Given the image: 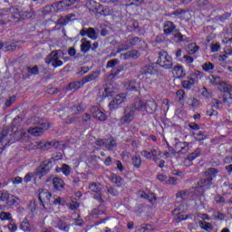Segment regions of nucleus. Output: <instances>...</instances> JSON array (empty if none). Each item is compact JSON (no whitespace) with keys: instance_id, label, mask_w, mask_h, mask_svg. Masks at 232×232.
<instances>
[{"instance_id":"1","label":"nucleus","mask_w":232,"mask_h":232,"mask_svg":"<svg viewBox=\"0 0 232 232\" xmlns=\"http://www.w3.org/2000/svg\"><path fill=\"white\" fill-rule=\"evenodd\" d=\"M24 137H26V131L24 130H16L13 134L8 130L0 131V155L12 144L24 140Z\"/></svg>"},{"instance_id":"2","label":"nucleus","mask_w":232,"mask_h":232,"mask_svg":"<svg viewBox=\"0 0 232 232\" xmlns=\"http://www.w3.org/2000/svg\"><path fill=\"white\" fill-rule=\"evenodd\" d=\"M52 168H53L52 160H44L39 167L35 169L34 172H29L24 177V182L28 184V182H32V179H34V180H41L43 177H46V175L52 171Z\"/></svg>"},{"instance_id":"3","label":"nucleus","mask_w":232,"mask_h":232,"mask_svg":"<svg viewBox=\"0 0 232 232\" xmlns=\"http://www.w3.org/2000/svg\"><path fill=\"white\" fill-rule=\"evenodd\" d=\"M137 111H144V106L142 105V100H134L133 106H127L124 109L123 116L120 119L121 124H130L135 119Z\"/></svg>"},{"instance_id":"4","label":"nucleus","mask_w":232,"mask_h":232,"mask_svg":"<svg viewBox=\"0 0 232 232\" xmlns=\"http://www.w3.org/2000/svg\"><path fill=\"white\" fill-rule=\"evenodd\" d=\"M33 124H36L40 127H31L27 130V133L32 137H43L44 131L52 128V123L44 122V121L39 117H34L32 120Z\"/></svg>"},{"instance_id":"5","label":"nucleus","mask_w":232,"mask_h":232,"mask_svg":"<svg viewBox=\"0 0 232 232\" xmlns=\"http://www.w3.org/2000/svg\"><path fill=\"white\" fill-rule=\"evenodd\" d=\"M213 186V178L201 179L198 181L196 187L192 188L194 197H202L208 189Z\"/></svg>"},{"instance_id":"6","label":"nucleus","mask_w":232,"mask_h":232,"mask_svg":"<svg viewBox=\"0 0 232 232\" xmlns=\"http://www.w3.org/2000/svg\"><path fill=\"white\" fill-rule=\"evenodd\" d=\"M146 75H156V77H162L164 72L157 67V63H150L140 67L139 79H144Z\"/></svg>"},{"instance_id":"7","label":"nucleus","mask_w":232,"mask_h":232,"mask_svg":"<svg viewBox=\"0 0 232 232\" xmlns=\"http://www.w3.org/2000/svg\"><path fill=\"white\" fill-rule=\"evenodd\" d=\"M156 65L164 68V70H173V57L164 50L160 51Z\"/></svg>"},{"instance_id":"8","label":"nucleus","mask_w":232,"mask_h":232,"mask_svg":"<svg viewBox=\"0 0 232 232\" xmlns=\"http://www.w3.org/2000/svg\"><path fill=\"white\" fill-rule=\"evenodd\" d=\"M210 82L214 86H217V85L219 86V90H221V92H223V95H222L223 102L225 104H227L228 106H231L232 93H231V87L229 86V84H227L226 82H219L218 83H217V82L211 81Z\"/></svg>"},{"instance_id":"9","label":"nucleus","mask_w":232,"mask_h":232,"mask_svg":"<svg viewBox=\"0 0 232 232\" xmlns=\"http://www.w3.org/2000/svg\"><path fill=\"white\" fill-rule=\"evenodd\" d=\"M38 200L40 204H50L51 202L53 204H61L63 198H54L48 189H42L38 194Z\"/></svg>"},{"instance_id":"10","label":"nucleus","mask_w":232,"mask_h":232,"mask_svg":"<svg viewBox=\"0 0 232 232\" xmlns=\"http://www.w3.org/2000/svg\"><path fill=\"white\" fill-rule=\"evenodd\" d=\"M21 19H23V17L21 16L19 9H14L11 15L4 14L1 16L0 26H6L10 21H13V23H20Z\"/></svg>"},{"instance_id":"11","label":"nucleus","mask_w":232,"mask_h":232,"mask_svg":"<svg viewBox=\"0 0 232 232\" xmlns=\"http://www.w3.org/2000/svg\"><path fill=\"white\" fill-rule=\"evenodd\" d=\"M46 64H53V68H61L63 63L59 60V53L57 51H53L46 58Z\"/></svg>"},{"instance_id":"12","label":"nucleus","mask_w":232,"mask_h":232,"mask_svg":"<svg viewBox=\"0 0 232 232\" xmlns=\"http://www.w3.org/2000/svg\"><path fill=\"white\" fill-rule=\"evenodd\" d=\"M142 157L148 159L149 160H153V162H159L160 160L159 156L160 155V150H143L141 152Z\"/></svg>"},{"instance_id":"13","label":"nucleus","mask_w":232,"mask_h":232,"mask_svg":"<svg viewBox=\"0 0 232 232\" xmlns=\"http://www.w3.org/2000/svg\"><path fill=\"white\" fill-rule=\"evenodd\" d=\"M33 75H39V66L34 65V67H25L23 71L22 79L27 81V79H31Z\"/></svg>"},{"instance_id":"14","label":"nucleus","mask_w":232,"mask_h":232,"mask_svg":"<svg viewBox=\"0 0 232 232\" xmlns=\"http://www.w3.org/2000/svg\"><path fill=\"white\" fill-rule=\"evenodd\" d=\"M114 93H115V91L111 87H109L108 85H105L103 86V88H101L99 90V96H100V99H102V101H104V99H110L113 97Z\"/></svg>"},{"instance_id":"15","label":"nucleus","mask_w":232,"mask_h":232,"mask_svg":"<svg viewBox=\"0 0 232 232\" xmlns=\"http://www.w3.org/2000/svg\"><path fill=\"white\" fill-rule=\"evenodd\" d=\"M124 102V98L121 95H117L114 99H112L109 103V109L111 111L113 110H119L122 106Z\"/></svg>"},{"instance_id":"16","label":"nucleus","mask_w":232,"mask_h":232,"mask_svg":"<svg viewBox=\"0 0 232 232\" xmlns=\"http://www.w3.org/2000/svg\"><path fill=\"white\" fill-rule=\"evenodd\" d=\"M53 190L54 193H59V191H64V180L63 179L55 177L53 179Z\"/></svg>"},{"instance_id":"17","label":"nucleus","mask_w":232,"mask_h":232,"mask_svg":"<svg viewBox=\"0 0 232 232\" xmlns=\"http://www.w3.org/2000/svg\"><path fill=\"white\" fill-rule=\"evenodd\" d=\"M91 113L93 119H97L98 121H101V122H104V121H106V114L97 106H92L91 108Z\"/></svg>"},{"instance_id":"18","label":"nucleus","mask_w":232,"mask_h":232,"mask_svg":"<svg viewBox=\"0 0 232 232\" xmlns=\"http://www.w3.org/2000/svg\"><path fill=\"white\" fill-rule=\"evenodd\" d=\"M177 30V25L171 21H165L163 24V34L169 37Z\"/></svg>"},{"instance_id":"19","label":"nucleus","mask_w":232,"mask_h":232,"mask_svg":"<svg viewBox=\"0 0 232 232\" xmlns=\"http://www.w3.org/2000/svg\"><path fill=\"white\" fill-rule=\"evenodd\" d=\"M0 202H6L7 204H15V196L8 192L0 191Z\"/></svg>"},{"instance_id":"20","label":"nucleus","mask_w":232,"mask_h":232,"mask_svg":"<svg viewBox=\"0 0 232 232\" xmlns=\"http://www.w3.org/2000/svg\"><path fill=\"white\" fill-rule=\"evenodd\" d=\"M141 104L143 106V111H147V113H155L157 111V102L153 101H149L146 103L141 101Z\"/></svg>"},{"instance_id":"21","label":"nucleus","mask_w":232,"mask_h":232,"mask_svg":"<svg viewBox=\"0 0 232 232\" xmlns=\"http://www.w3.org/2000/svg\"><path fill=\"white\" fill-rule=\"evenodd\" d=\"M121 61H128L130 59H139V51L131 50L120 55Z\"/></svg>"},{"instance_id":"22","label":"nucleus","mask_w":232,"mask_h":232,"mask_svg":"<svg viewBox=\"0 0 232 232\" xmlns=\"http://www.w3.org/2000/svg\"><path fill=\"white\" fill-rule=\"evenodd\" d=\"M115 148H117V140L113 136H109L105 139V150L113 151Z\"/></svg>"},{"instance_id":"23","label":"nucleus","mask_w":232,"mask_h":232,"mask_svg":"<svg viewBox=\"0 0 232 232\" xmlns=\"http://www.w3.org/2000/svg\"><path fill=\"white\" fill-rule=\"evenodd\" d=\"M189 146H191V142L179 141L176 143V150H178L179 153H188L189 151Z\"/></svg>"},{"instance_id":"24","label":"nucleus","mask_w":232,"mask_h":232,"mask_svg":"<svg viewBox=\"0 0 232 232\" xmlns=\"http://www.w3.org/2000/svg\"><path fill=\"white\" fill-rule=\"evenodd\" d=\"M137 195L139 198H143L144 200H148V202H153V200H157V197H155L154 193L148 194L142 190H140Z\"/></svg>"},{"instance_id":"25","label":"nucleus","mask_w":232,"mask_h":232,"mask_svg":"<svg viewBox=\"0 0 232 232\" xmlns=\"http://www.w3.org/2000/svg\"><path fill=\"white\" fill-rule=\"evenodd\" d=\"M84 84L85 83L82 80L72 82L67 86V92H72V90H74L75 92H77V90H81V88H82V86H84Z\"/></svg>"},{"instance_id":"26","label":"nucleus","mask_w":232,"mask_h":232,"mask_svg":"<svg viewBox=\"0 0 232 232\" xmlns=\"http://www.w3.org/2000/svg\"><path fill=\"white\" fill-rule=\"evenodd\" d=\"M99 75H101V72L95 71L82 78V81H83V83L87 84V82H92V81H97V79H99Z\"/></svg>"},{"instance_id":"27","label":"nucleus","mask_w":232,"mask_h":232,"mask_svg":"<svg viewBox=\"0 0 232 232\" xmlns=\"http://www.w3.org/2000/svg\"><path fill=\"white\" fill-rule=\"evenodd\" d=\"M173 68V73L178 79H182V77H186V71L184 70V66L176 65Z\"/></svg>"},{"instance_id":"28","label":"nucleus","mask_w":232,"mask_h":232,"mask_svg":"<svg viewBox=\"0 0 232 232\" xmlns=\"http://www.w3.org/2000/svg\"><path fill=\"white\" fill-rule=\"evenodd\" d=\"M125 88L128 92H139V88H140V85L135 81H130L125 83Z\"/></svg>"},{"instance_id":"29","label":"nucleus","mask_w":232,"mask_h":232,"mask_svg":"<svg viewBox=\"0 0 232 232\" xmlns=\"http://www.w3.org/2000/svg\"><path fill=\"white\" fill-rule=\"evenodd\" d=\"M131 162L135 169H140V168H142V159L140 156H133L131 158Z\"/></svg>"},{"instance_id":"30","label":"nucleus","mask_w":232,"mask_h":232,"mask_svg":"<svg viewBox=\"0 0 232 232\" xmlns=\"http://www.w3.org/2000/svg\"><path fill=\"white\" fill-rule=\"evenodd\" d=\"M104 211H106V208L104 207V205H99L97 206V208L92 210L91 215H92V217H95L97 215H102L104 214Z\"/></svg>"},{"instance_id":"31","label":"nucleus","mask_w":232,"mask_h":232,"mask_svg":"<svg viewBox=\"0 0 232 232\" xmlns=\"http://www.w3.org/2000/svg\"><path fill=\"white\" fill-rule=\"evenodd\" d=\"M72 111H73L74 115H79V113H82V111H84L86 110V107L84 104L80 103L78 105H72L71 107Z\"/></svg>"},{"instance_id":"32","label":"nucleus","mask_w":232,"mask_h":232,"mask_svg":"<svg viewBox=\"0 0 232 232\" xmlns=\"http://www.w3.org/2000/svg\"><path fill=\"white\" fill-rule=\"evenodd\" d=\"M200 153H202V149L198 148L193 152L189 153L187 159L188 160L192 162V160H195V159H198V156L200 155Z\"/></svg>"},{"instance_id":"33","label":"nucleus","mask_w":232,"mask_h":232,"mask_svg":"<svg viewBox=\"0 0 232 232\" xmlns=\"http://www.w3.org/2000/svg\"><path fill=\"white\" fill-rule=\"evenodd\" d=\"M60 171H62L64 177H70V175H72V168L66 163L62 165Z\"/></svg>"},{"instance_id":"34","label":"nucleus","mask_w":232,"mask_h":232,"mask_svg":"<svg viewBox=\"0 0 232 232\" xmlns=\"http://www.w3.org/2000/svg\"><path fill=\"white\" fill-rule=\"evenodd\" d=\"M92 50V42L86 41L81 44V52L82 53H88Z\"/></svg>"},{"instance_id":"35","label":"nucleus","mask_w":232,"mask_h":232,"mask_svg":"<svg viewBox=\"0 0 232 232\" xmlns=\"http://www.w3.org/2000/svg\"><path fill=\"white\" fill-rule=\"evenodd\" d=\"M200 50V47L197 44H189L188 47V52L189 55H195L197 52Z\"/></svg>"},{"instance_id":"36","label":"nucleus","mask_w":232,"mask_h":232,"mask_svg":"<svg viewBox=\"0 0 232 232\" xmlns=\"http://www.w3.org/2000/svg\"><path fill=\"white\" fill-rule=\"evenodd\" d=\"M188 211V204H180L174 209L175 215H180V213H186Z\"/></svg>"},{"instance_id":"37","label":"nucleus","mask_w":232,"mask_h":232,"mask_svg":"<svg viewBox=\"0 0 232 232\" xmlns=\"http://www.w3.org/2000/svg\"><path fill=\"white\" fill-rule=\"evenodd\" d=\"M111 182H112V184H116L117 187L120 188L121 183L122 182V179L117 174H112L111 177Z\"/></svg>"},{"instance_id":"38","label":"nucleus","mask_w":232,"mask_h":232,"mask_svg":"<svg viewBox=\"0 0 232 232\" xmlns=\"http://www.w3.org/2000/svg\"><path fill=\"white\" fill-rule=\"evenodd\" d=\"M87 37H89V39H92V41H95L97 39V32H95V29L93 27H90L87 29Z\"/></svg>"},{"instance_id":"39","label":"nucleus","mask_w":232,"mask_h":232,"mask_svg":"<svg viewBox=\"0 0 232 232\" xmlns=\"http://www.w3.org/2000/svg\"><path fill=\"white\" fill-rule=\"evenodd\" d=\"M202 70L204 72H209L211 70H215V64L211 62H207L202 65Z\"/></svg>"},{"instance_id":"40","label":"nucleus","mask_w":232,"mask_h":232,"mask_svg":"<svg viewBox=\"0 0 232 232\" xmlns=\"http://www.w3.org/2000/svg\"><path fill=\"white\" fill-rule=\"evenodd\" d=\"M82 197V192L76 191L74 193V196L71 198L72 204H79V200L81 199Z\"/></svg>"},{"instance_id":"41","label":"nucleus","mask_w":232,"mask_h":232,"mask_svg":"<svg viewBox=\"0 0 232 232\" xmlns=\"http://www.w3.org/2000/svg\"><path fill=\"white\" fill-rule=\"evenodd\" d=\"M20 229H23V231H32V227H30V222H28V219L22 221Z\"/></svg>"},{"instance_id":"42","label":"nucleus","mask_w":232,"mask_h":232,"mask_svg":"<svg viewBox=\"0 0 232 232\" xmlns=\"http://www.w3.org/2000/svg\"><path fill=\"white\" fill-rule=\"evenodd\" d=\"M3 207L0 205V218L1 220H10L12 218V214L9 212L1 211Z\"/></svg>"},{"instance_id":"43","label":"nucleus","mask_w":232,"mask_h":232,"mask_svg":"<svg viewBox=\"0 0 232 232\" xmlns=\"http://www.w3.org/2000/svg\"><path fill=\"white\" fill-rule=\"evenodd\" d=\"M229 17H231V14L226 13L224 14L216 16V20L219 21V23H226Z\"/></svg>"},{"instance_id":"44","label":"nucleus","mask_w":232,"mask_h":232,"mask_svg":"<svg viewBox=\"0 0 232 232\" xmlns=\"http://www.w3.org/2000/svg\"><path fill=\"white\" fill-rule=\"evenodd\" d=\"M176 97L179 99V102L184 101L186 99V91L179 89L176 92Z\"/></svg>"},{"instance_id":"45","label":"nucleus","mask_w":232,"mask_h":232,"mask_svg":"<svg viewBox=\"0 0 232 232\" xmlns=\"http://www.w3.org/2000/svg\"><path fill=\"white\" fill-rule=\"evenodd\" d=\"M181 86L185 90H191V88H193V86H195V82H191L188 80H184V81L181 82Z\"/></svg>"},{"instance_id":"46","label":"nucleus","mask_w":232,"mask_h":232,"mask_svg":"<svg viewBox=\"0 0 232 232\" xmlns=\"http://www.w3.org/2000/svg\"><path fill=\"white\" fill-rule=\"evenodd\" d=\"M99 186H101L100 183H97V182H92V183H90L89 185V189L91 191H92L93 193H99V191H101L99 189Z\"/></svg>"},{"instance_id":"47","label":"nucleus","mask_w":232,"mask_h":232,"mask_svg":"<svg viewBox=\"0 0 232 232\" xmlns=\"http://www.w3.org/2000/svg\"><path fill=\"white\" fill-rule=\"evenodd\" d=\"M218 174V169L217 168H208L206 171V175H208V177H217Z\"/></svg>"},{"instance_id":"48","label":"nucleus","mask_w":232,"mask_h":232,"mask_svg":"<svg viewBox=\"0 0 232 232\" xmlns=\"http://www.w3.org/2000/svg\"><path fill=\"white\" fill-rule=\"evenodd\" d=\"M140 38L136 36L128 40V43L131 46V48H133V46H138V44H140Z\"/></svg>"},{"instance_id":"49","label":"nucleus","mask_w":232,"mask_h":232,"mask_svg":"<svg viewBox=\"0 0 232 232\" xmlns=\"http://www.w3.org/2000/svg\"><path fill=\"white\" fill-rule=\"evenodd\" d=\"M21 122H23V118L19 116L15 117L12 122L13 128H16V130H18L19 126H21Z\"/></svg>"},{"instance_id":"50","label":"nucleus","mask_w":232,"mask_h":232,"mask_svg":"<svg viewBox=\"0 0 232 232\" xmlns=\"http://www.w3.org/2000/svg\"><path fill=\"white\" fill-rule=\"evenodd\" d=\"M131 45L123 44L117 49V53H121V52H128V50H131Z\"/></svg>"},{"instance_id":"51","label":"nucleus","mask_w":232,"mask_h":232,"mask_svg":"<svg viewBox=\"0 0 232 232\" xmlns=\"http://www.w3.org/2000/svg\"><path fill=\"white\" fill-rule=\"evenodd\" d=\"M200 227H202V229H205V231H213V225L210 223L201 222Z\"/></svg>"},{"instance_id":"52","label":"nucleus","mask_w":232,"mask_h":232,"mask_svg":"<svg viewBox=\"0 0 232 232\" xmlns=\"http://www.w3.org/2000/svg\"><path fill=\"white\" fill-rule=\"evenodd\" d=\"M90 72V67L88 66H82L78 69L77 75H86Z\"/></svg>"},{"instance_id":"53","label":"nucleus","mask_w":232,"mask_h":232,"mask_svg":"<svg viewBox=\"0 0 232 232\" xmlns=\"http://www.w3.org/2000/svg\"><path fill=\"white\" fill-rule=\"evenodd\" d=\"M196 140L200 141V140H206L208 139V136H206V133L202 130H199L197 135H196Z\"/></svg>"},{"instance_id":"54","label":"nucleus","mask_w":232,"mask_h":232,"mask_svg":"<svg viewBox=\"0 0 232 232\" xmlns=\"http://www.w3.org/2000/svg\"><path fill=\"white\" fill-rule=\"evenodd\" d=\"M57 227L62 229V231H69L70 227L66 225L63 221L60 220L57 224Z\"/></svg>"},{"instance_id":"55","label":"nucleus","mask_w":232,"mask_h":232,"mask_svg":"<svg viewBox=\"0 0 232 232\" xmlns=\"http://www.w3.org/2000/svg\"><path fill=\"white\" fill-rule=\"evenodd\" d=\"M188 104L192 108H197V106H198V100L197 98H190L188 101Z\"/></svg>"},{"instance_id":"56","label":"nucleus","mask_w":232,"mask_h":232,"mask_svg":"<svg viewBox=\"0 0 232 232\" xmlns=\"http://www.w3.org/2000/svg\"><path fill=\"white\" fill-rule=\"evenodd\" d=\"M94 144L97 146V149L105 148V139H98L94 141Z\"/></svg>"},{"instance_id":"57","label":"nucleus","mask_w":232,"mask_h":232,"mask_svg":"<svg viewBox=\"0 0 232 232\" xmlns=\"http://www.w3.org/2000/svg\"><path fill=\"white\" fill-rule=\"evenodd\" d=\"M15 99H16L15 95L9 97V99H7L5 103V108H10V106H12L14 102H15Z\"/></svg>"},{"instance_id":"58","label":"nucleus","mask_w":232,"mask_h":232,"mask_svg":"<svg viewBox=\"0 0 232 232\" xmlns=\"http://www.w3.org/2000/svg\"><path fill=\"white\" fill-rule=\"evenodd\" d=\"M75 17L74 14H69L65 16V18L63 19V23H60V24H63V26H66V24H68V23H70V21H72V18Z\"/></svg>"},{"instance_id":"59","label":"nucleus","mask_w":232,"mask_h":232,"mask_svg":"<svg viewBox=\"0 0 232 232\" xmlns=\"http://www.w3.org/2000/svg\"><path fill=\"white\" fill-rule=\"evenodd\" d=\"M210 50L212 53H217L220 50V44L216 43V44H210Z\"/></svg>"},{"instance_id":"60","label":"nucleus","mask_w":232,"mask_h":232,"mask_svg":"<svg viewBox=\"0 0 232 232\" xmlns=\"http://www.w3.org/2000/svg\"><path fill=\"white\" fill-rule=\"evenodd\" d=\"M94 200H97L100 204H104V199H102V196L101 195V191L95 192L93 195Z\"/></svg>"},{"instance_id":"61","label":"nucleus","mask_w":232,"mask_h":232,"mask_svg":"<svg viewBox=\"0 0 232 232\" xmlns=\"http://www.w3.org/2000/svg\"><path fill=\"white\" fill-rule=\"evenodd\" d=\"M133 3H135L136 6H139V5H150L152 0H132ZM133 3H130V5H133Z\"/></svg>"},{"instance_id":"62","label":"nucleus","mask_w":232,"mask_h":232,"mask_svg":"<svg viewBox=\"0 0 232 232\" xmlns=\"http://www.w3.org/2000/svg\"><path fill=\"white\" fill-rule=\"evenodd\" d=\"M119 64V60L113 59L107 62V68H115Z\"/></svg>"},{"instance_id":"63","label":"nucleus","mask_w":232,"mask_h":232,"mask_svg":"<svg viewBox=\"0 0 232 232\" xmlns=\"http://www.w3.org/2000/svg\"><path fill=\"white\" fill-rule=\"evenodd\" d=\"M183 59L185 61V64H191L195 63V59L189 55H184Z\"/></svg>"},{"instance_id":"64","label":"nucleus","mask_w":232,"mask_h":232,"mask_svg":"<svg viewBox=\"0 0 232 232\" xmlns=\"http://www.w3.org/2000/svg\"><path fill=\"white\" fill-rule=\"evenodd\" d=\"M52 146H53V142L52 141H44V147H43V151H46L48 150H50V148H52Z\"/></svg>"}]
</instances>
